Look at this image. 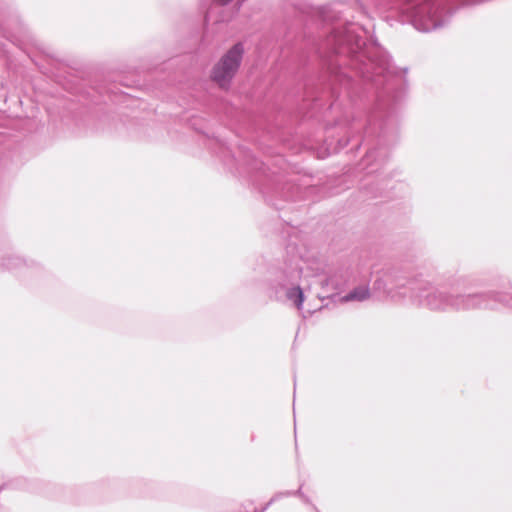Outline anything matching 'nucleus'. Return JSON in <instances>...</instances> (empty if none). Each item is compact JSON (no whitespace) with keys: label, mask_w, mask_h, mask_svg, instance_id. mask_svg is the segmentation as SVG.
<instances>
[{"label":"nucleus","mask_w":512,"mask_h":512,"mask_svg":"<svg viewBox=\"0 0 512 512\" xmlns=\"http://www.w3.org/2000/svg\"><path fill=\"white\" fill-rule=\"evenodd\" d=\"M244 47L241 43L233 45L213 65L209 79L219 89L228 91L242 63Z\"/></svg>","instance_id":"f257e3e1"},{"label":"nucleus","mask_w":512,"mask_h":512,"mask_svg":"<svg viewBox=\"0 0 512 512\" xmlns=\"http://www.w3.org/2000/svg\"><path fill=\"white\" fill-rule=\"evenodd\" d=\"M369 289L366 286L358 287L345 297H343L344 301H352V300H358L363 301L369 297Z\"/></svg>","instance_id":"f03ea898"},{"label":"nucleus","mask_w":512,"mask_h":512,"mask_svg":"<svg viewBox=\"0 0 512 512\" xmlns=\"http://www.w3.org/2000/svg\"><path fill=\"white\" fill-rule=\"evenodd\" d=\"M287 297H288V299L292 300L295 303V305L298 309L301 308L303 301H304V295H303V291L300 287H294V288L290 289L287 292Z\"/></svg>","instance_id":"7ed1b4c3"}]
</instances>
